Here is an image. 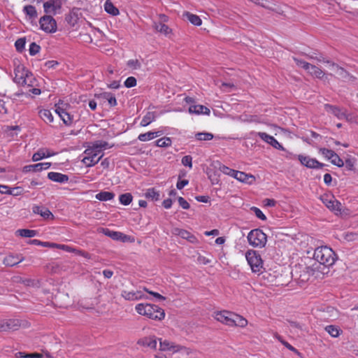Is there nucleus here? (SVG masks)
Returning a JSON list of instances; mask_svg holds the SVG:
<instances>
[{"instance_id":"nucleus-1","label":"nucleus","mask_w":358,"mask_h":358,"mask_svg":"<svg viewBox=\"0 0 358 358\" xmlns=\"http://www.w3.org/2000/svg\"><path fill=\"white\" fill-rule=\"evenodd\" d=\"M314 259L318 262L312 266L313 271H318L322 274L326 273L324 270L334 264L336 260V255L333 250L327 246L317 247L313 255Z\"/></svg>"},{"instance_id":"nucleus-2","label":"nucleus","mask_w":358,"mask_h":358,"mask_svg":"<svg viewBox=\"0 0 358 358\" xmlns=\"http://www.w3.org/2000/svg\"><path fill=\"white\" fill-rule=\"evenodd\" d=\"M135 310L141 315L155 320H162L165 317L164 310L157 305L150 303H138Z\"/></svg>"},{"instance_id":"nucleus-3","label":"nucleus","mask_w":358,"mask_h":358,"mask_svg":"<svg viewBox=\"0 0 358 358\" xmlns=\"http://www.w3.org/2000/svg\"><path fill=\"white\" fill-rule=\"evenodd\" d=\"M84 153L85 157L83 159L82 162L88 167L96 164L103 156V152L99 150V148H95L94 143L85 150Z\"/></svg>"},{"instance_id":"nucleus-4","label":"nucleus","mask_w":358,"mask_h":358,"mask_svg":"<svg viewBox=\"0 0 358 358\" xmlns=\"http://www.w3.org/2000/svg\"><path fill=\"white\" fill-rule=\"evenodd\" d=\"M29 327V323L24 320L10 318L0 320V331H14L20 328H27Z\"/></svg>"},{"instance_id":"nucleus-5","label":"nucleus","mask_w":358,"mask_h":358,"mask_svg":"<svg viewBox=\"0 0 358 358\" xmlns=\"http://www.w3.org/2000/svg\"><path fill=\"white\" fill-rule=\"evenodd\" d=\"M248 243L255 248H264L267 242V236L259 229L251 230L247 236Z\"/></svg>"},{"instance_id":"nucleus-6","label":"nucleus","mask_w":358,"mask_h":358,"mask_svg":"<svg viewBox=\"0 0 358 358\" xmlns=\"http://www.w3.org/2000/svg\"><path fill=\"white\" fill-rule=\"evenodd\" d=\"M245 258L252 272L260 273L263 268V261L256 250H249L245 253Z\"/></svg>"},{"instance_id":"nucleus-7","label":"nucleus","mask_w":358,"mask_h":358,"mask_svg":"<svg viewBox=\"0 0 358 358\" xmlns=\"http://www.w3.org/2000/svg\"><path fill=\"white\" fill-rule=\"evenodd\" d=\"M40 28L45 33L53 34L57 31L56 20L50 15H45L39 20Z\"/></svg>"},{"instance_id":"nucleus-8","label":"nucleus","mask_w":358,"mask_h":358,"mask_svg":"<svg viewBox=\"0 0 358 358\" xmlns=\"http://www.w3.org/2000/svg\"><path fill=\"white\" fill-rule=\"evenodd\" d=\"M324 110L327 113L334 115L338 120H345L347 121H350L352 119L350 114L348 113L346 109L343 108H340L330 104H325Z\"/></svg>"},{"instance_id":"nucleus-9","label":"nucleus","mask_w":358,"mask_h":358,"mask_svg":"<svg viewBox=\"0 0 358 358\" xmlns=\"http://www.w3.org/2000/svg\"><path fill=\"white\" fill-rule=\"evenodd\" d=\"M322 203L336 214L341 213V203L333 195L325 194L321 197Z\"/></svg>"},{"instance_id":"nucleus-10","label":"nucleus","mask_w":358,"mask_h":358,"mask_svg":"<svg viewBox=\"0 0 358 358\" xmlns=\"http://www.w3.org/2000/svg\"><path fill=\"white\" fill-rule=\"evenodd\" d=\"M62 6V0H49L43 3L44 12L48 15H56Z\"/></svg>"},{"instance_id":"nucleus-11","label":"nucleus","mask_w":358,"mask_h":358,"mask_svg":"<svg viewBox=\"0 0 358 358\" xmlns=\"http://www.w3.org/2000/svg\"><path fill=\"white\" fill-rule=\"evenodd\" d=\"M121 296L127 301H137L143 299H148L141 290H122Z\"/></svg>"},{"instance_id":"nucleus-12","label":"nucleus","mask_w":358,"mask_h":358,"mask_svg":"<svg viewBox=\"0 0 358 358\" xmlns=\"http://www.w3.org/2000/svg\"><path fill=\"white\" fill-rule=\"evenodd\" d=\"M29 71L25 69L24 65L18 64L14 68V82L20 85L24 83L25 76L28 73Z\"/></svg>"},{"instance_id":"nucleus-13","label":"nucleus","mask_w":358,"mask_h":358,"mask_svg":"<svg viewBox=\"0 0 358 358\" xmlns=\"http://www.w3.org/2000/svg\"><path fill=\"white\" fill-rule=\"evenodd\" d=\"M257 135L264 142L268 143L274 148L284 150L283 146L272 136L268 135L265 132H258Z\"/></svg>"},{"instance_id":"nucleus-14","label":"nucleus","mask_w":358,"mask_h":358,"mask_svg":"<svg viewBox=\"0 0 358 358\" xmlns=\"http://www.w3.org/2000/svg\"><path fill=\"white\" fill-rule=\"evenodd\" d=\"M100 232L103 233L104 235L111 238L113 240L115 241L126 242L128 241L129 238L128 236L121 232L112 231L107 228H101L100 229Z\"/></svg>"},{"instance_id":"nucleus-15","label":"nucleus","mask_w":358,"mask_h":358,"mask_svg":"<svg viewBox=\"0 0 358 358\" xmlns=\"http://www.w3.org/2000/svg\"><path fill=\"white\" fill-rule=\"evenodd\" d=\"M299 160L301 163L308 168L310 169H320L323 167V164L315 159L310 158L308 156L299 155Z\"/></svg>"},{"instance_id":"nucleus-16","label":"nucleus","mask_w":358,"mask_h":358,"mask_svg":"<svg viewBox=\"0 0 358 358\" xmlns=\"http://www.w3.org/2000/svg\"><path fill=\"white\" fill-rule=\"evenodd\" d=\"M24 259V257H22L21 255L9 254L4 257L3 264L6 266L13 267L23 262Z\"/></svg>"},{"instance_id":"nucleus-17","label":"nucleus","mask_w":358,"mask_h":358,"mask_svg":"<svg viewBox=\"0 0 358 358\" xmlns=\"http://www.w3.org/2000/svg\"><path fill=\"white\" fill-rule=\"evenodd\" d=\"M232 313L227 310L220 311L215 313V319L226 325L231 326Z\"/></svg>"},{"instance_id":"nucleus-18","label":"nucleus","mask_w":358,"mask_h":358,"mask_svg":"<svg viewBox=\"0 0 358 358\" xmlns=\"http://www.w3.org/2000/svg\"><path fill=\"white\" fill-rule=\"evenodd\" d=\"M330 69L335 72V73L340 79L343 80H348L352 78V76H351L343 68L339 66L334 62L330 63Z\"/></svg>"},{"instance_id":"nucleus-19","label":"nucleus","mask_w":358,"mask_h":358,"mask_svg":"<svg viewBox=\"0 0 358 358\" xmlns=\"http://www.w3.org/2000/svg\"><path fill=\"white\" fill-rule=\"evenodd\" d=\"M32 212L34 214L40 215L45 220H52L54 218L53 214L45 206H34L32 207Z\"/></svg>"},{"instance_id":"nucleus-20","label":"nucleus","mask_w":358,"mask_h":358,"mask_svg":"<svg viewBox=\"0 0 358 358\" xmlns=\"http://www.w3.org/2000/svg\"><path fill=\"white\" fill-rule=\"evenodd\" d=\"M51 163L50 162H41L35 164H31L24 166V172H38L42 170H46L50 168Z\"/></svg>"},{"instance_id":"nucleus-21","label":"nucleus","mask_w":358,"mask_h":358,"mask_svg":"<svg viewBox=\"0 0 358 358\" xmlns=\"http://www.w3.org/2000/svg\"><path fill=\"white\" fill-rule=\"evenodd\" d=\"M234 178H236L237 180L248 183V184H252L255 180V178L254 176L251 174H247L244 172L236 171L235 173Z\"/></svg>"},{"instance_id":"nucleus-22","label":"nucleus","mask_w":358,"mask_h":358,"mask_svg":"<svg viewBox=\"0 0 358 358\" xmlns=\"http://www.w3.org/2000/svg\"><path fill=\"white\" fill-rule=\"evenodd\" d=\"M188 111L191 114L196 115H209L210 113V109L203 105H191Z\"/></svg>"},{"instance_id":"nucleus-23","label":"nucleus","mask_w":358,"mask_h":358,"mask_svg":"<svg viewBox=\"0 0 358 358\" xmlns=\"http://www.w3.org/2000/svg\"><path fill=\"white\" fill-rule=\"evenodd\" d=\"M48 178L52 181L65 183L69 181V176L65 174H62L61 173L57 172H50L48 174Z\"/></svg>"},{"instance_id":"nucleus-24","label":"nucleus","mask_w":358,"mask_h":358,"mask_svg":"<svg viewBox=\"0 0 358 358\" xmlns=\"http://www.w3.org/2000/svg\"><path fill=\"white\" fill-rule=\"evenodd\" d=\"M157 338L155 336H148L141 338L138 341V344L144 346L148 347L151 349H155L157 345Z\"/></svg>"},{"instance_id":"nucleus-25","label":"nucleus","mask_w":358,"mask_h":358,"mask_svg":"<svg viewBox=\"0 0 358 358\" xmlns=\"http://www.w3.org/2000/svg\"><path fill=\"white\" fill-rule=\"evenodd\" d=\"M159 350L162 351L172 350L176 352L179 350V346L174 345L173 343L168 340L159 339Z\"/></svg>"},{"instance_id":"nucleus-26","label":"nucleus","mask_w":358,"mask_h":358,"mask_svg":"<svg viewBox=\"0 0 358 358\" xmlns=\"http://www.w3.org/2000/svg\"><path fill=\"white\" fill-rule=\"evenodd\" d=\"M231 326H237L240 327H244L248 324V320L243 317L232 313L231 315Z\"/></svg>"},{"instance_id":"nucleus-27","label":"nucleus","mask_w":358,"mask_h":358,"mask_svg":"<svg viewBox=\"0 0 358 358\" xmlns=\"http://www.w3.org/2000/svg\"><path fill=\"white\" fill-rule=\"evenodd\" d=\"M54 155V153H50L49 150L46 148L39 149L36 152H35L32 156V160L34 162L39 161L43 158L49 157Z\"/></svg>"},{"instance_id":"nucleus-28","label":"nucleus","mask_w":358,"mask_h":358,"mask_svg":"<svg viewBox=\"0 0 358 358\" xmlns=\"http://www.w3.org/2000/svg\"><path fill=\"white\" fill-rule=\"evenodd\" d=\"M55 112L58 114V115L60 117V118L62 120V121L66 125H70L72 123V117L64 109L61 108L60 107H58L55 110Z\"/></svg>"},{"instance_id":"nucleus-29","label":"nucleus","mask_w":358,"mask_h":358,"mask_svg":"<svg viewBox=\"0 0 358 358\" xmlns=\"http://www.w3.org/2000/svg\"><path fill=\"white\" fill-rule=\"evenodd\" d=\"M98 98H101L103 99H106L108 101L110 106L113 107L117 105V100L113 94L108 92H105L99 94V95H96Z\"/></svg>"},{"instance_id":"nucleus-30","label":"nucleus","mask_w":358,"mask_h":358,"mask_svg":"<svg viewBox=\"0 0 358 358\" xmlns=\"http://www.w3.org/2000/svg\"><path fill=\"white\" fill-rule=\"evenodd\" d=\"M104 9L106 13L113 16H117L120 13L118 8L113 5L110 0H106L105 1Z\"/></svg>"},{"instance_id":"nucleus-31","label":"nucleus","mask_w":358,"mask_h":358,"mask_svg":"<svg viewBox=\"0 0 358 358\" xmlns=\"http://www.w3.org/2000/svg\"><path fill=\"white\" fill-rule=\"evenodd\" d=\"M153 28L157 31L163 34L165 36H167L171 33V29L167 25L162 22H154Z\"/></svg>"},{"instance_id":"nucleus-32","label":"nucleus","mask_w":358,"mask_h":358,"mask_svg":"<svg viewBox=\"0 0 358 358\" xmlns=\"http://www.w3.org/2000/svg\"><path fill=\"white\" fill-rule=\"evenodd\" d=\"M115 197V194L111 192H106V191H101L99 193L96 194L95 196V198L97 200L101 201H108L113 200Z\"/></svg>"},{"instance_id":"nucleus-33","label":"nucleus","mask_w":358,"mask_h":358,"mask_svg":"<svg viewBox=\"0 0 358 358\" xmlns=\"http://www.w3.org/2000/svg\"><path fill=\"white\" fill-rule=\"evenodd\" d=\"M306 71L312 76H315V78H322L324 75V73L322 69H320L319 67H317L315 65L310 64L308 66V69H306Z\"/></svg>"},{"instance_id":"nucleus-34","label":"nucleus","mask_w":358,"mask_h":358,"mask_svg":"<svg viewBox=\"0 0 358 358\" xmlns=\"http://www.w3.org/2000/svg\"><path fill=\"white\" fill-rule=\"evenodd\" d=\"M40 117L47 124L53 122V115L48 109L41 110L38 113Z\"/></svg>"},{"instance_id":"nucleus-35","label":"nucleus","mask_w":358,"mask_h":358,"mask_svg":"<svg viewBox=\"0 0 358 358\" xmlns=\"http://www.w3.org/2000/svg\"><path fill=\"white\" fill-rule=\"evenodd\" d=\"M23 13L28 16L29 19H35L38 17L36 8L31 5L24 6Z\"/></svg>"},{"instance_id":"nucleus-36","label":"nucleus","mask_w":358,"mask_h":358,"mask_svg":"<svg viewBox=\"0 0 358 358\" xmlns=\"http://www.w3.org/2000/svg\"><path fill=\"white\" fill-rule=\"evenodd\" d=\"M156 115L155 112H148L143 117L141 122V126L146 127L155 120Z\"/></svg>"},{"instance_id":"nucleus-37","label":"nucleus","mask_w":358,"mask_h":358,"mask_svg":"<svg viewBox=\"0 0 358 358\" xmlns=\"http://www.w3.org/2000/svg\"><path fill=\"white\" fill-rule=\"evenodd\" d=\"M160 136L159 134V131H148L147 133H144V134H141L138 137V139L141 141H148L150 140H152L155 138H156L157 136Z\"/></svg>"},{"instance_id":"nucleus-38","label":"nucleus","mask_w":358,"mask_h":358,"mask_svg":"<svg viewBox=\"0 0 358 358\" xmlns=\"http://www.w3.org/2000/svg\"><path fill=\"white\" fill-rule=\"evenodd\" d=\"M185 15L187 17V19L194 25L200 26L202 24V20L199 17V16L187 12L185 13Z\"/></svg>"},{"instance_id":"nucleus-39","label":"nucleus","mask_w":358,"mask_h":358,"mask_svg":"<svg viewBox=\"0 0 358 358\" xmlns=\"http://www.w3.org/2000/svg\"><path fill=\"white\" fill-rule=\"evenodd\" d=\"M15 234L22 237L31 238L36 235V231L35 230L23 229L17 230Z\"/></svg>"},{"instance_id":"nucleus-40","label":"nucleus","mask_w":358,"mask_h":358,"mask_svg":"<svg viewBox=\"0 0 358 358\" xmlns=\"http://www.w3.org/2000/svg\"><path fill=\"white\" fill-rule=\"evenodd\" d=\"M24 83H21L22 86H27V87H34L35 85L36 79L34 78L33 74L31 72H28L27 76H25Z\"/></svg>"},{"instance_id":"nucleus-41","label":"nucleus","mask_w":358,"mask_h":358,"mask_svg":"<svg viewBox=\"0 0 358 358\" xmlns=\"http://www.w3.org/2000/svg\"><path fill=\"white\" fill-rule=\"evenodd\" d=\"M195 138L198 141H210L213 138V134L208 132H199L195 134Z\"/></svg>"},{"instance_id":"nucleus-42","label":"nucleus","mask_w":358,"mask_h":358,"mask_svg":"<svg viewBox=\"0 0 358 358\" xmlns=\"http://www.w3.org/2000/svg\"><path fill=\"white\" fill-rule=\"evenodd\" d=\"M133 196L130 193H124L120 196L119 201L121 204L127 206L132 201Z\"/></svg>"},{"instance_id":"nucleus-43","label":"nucleus","mask_w":358,"mask_h":358,"mask_svg":"<svg viewBox=\"0 0 358 358\" xmlns=\"http://www.w3.org/2000/svg\"><path fill=\"white\" fill-rule=\"evenodd\" d=\"M171 139L169 137H164L158 139L156 141V145L160 148H167L171 145Z\"/></svg>"},{"instance_id":"nucleus-44","label":"nucleus","mask_w":358,"mask_h":358,"mask_svg":"<svg viewBox=\"0 0 358 358\" xmlns=\"http://www.w3.org/2000/svg\"><path fill=\"white\" fill-rule=\"evenodd\" d=\"M145 195L146 198L151 199L155 201H157L159 199V193L154 188L147 189Z\"/></svg>"},{"instance_id":"nucleus-45","label":"nucleus","mask_w":358,"mask_h":358,"mask_svg":"<svg viewBox=\"0 0 358 358\" xmlns=\"http://www.w3.org/2000/svg\"><path fill=\"white\" fill-rule=\"evenodd\" d=\"M325 330L332 336L338 337L340 335L341 330L334 325H329L325 327Z\"/></svg>"},{"instance_id":"nucleus-46","label":"nucleus","mask_w":358,"mask_h":358,"mask_svg":"<svg viewBox=\"0 0 358 358\" xmlns=\"http://www.w3.org/2000/svg\"><path fill=\"white\" fill-rule=\"evenodd\" d=\"M219 170L225 175L234 178L236 170L232 169L225 165H220Z\"/></svg>"},{"instance_id":"nucleus-47","label":"nucleus","mask_w":358,"mask_h":358,"mask_svg":"<svg viewBox=\"0 0 358 358\" xmlns=\"http://www.w3.org/2000/svg\"><path fill=\"white\" fill-rule=\"evenodd\" d=\"M320 152L322 155L330 160H331L334 158V156L336 155L334 151L327 148H321Z\"/></svg>"},{"instance_id":"nucleus-48","label":"nucleus","mask_w":358,"mask_h":358,"mask_svg":"<svg viewBox=\"0 0 358 358\" xmlns=\"http://www.w3.org/2000/svg\"><path fill=\"white\" fill-rule=\"evenodd\" d=\"M25 43H26L25 38H18L15 43V46L16 50L19 52H22L24 48Z\"/></svg>"},{"instance_id":"nucleus-49","label":"nucleus","mask_w":358,"mask_h":358,"mask_svg":"<svg viewBox=\"0 0 358 358\" xmlns=\"http://www.w3.org/2000/svg\"><path fill=\"white\" fill-rule=\"evenodd\" d=\"M40 50L41 47L36 43L33 42L29 45V52L30 55L34 56L38 53Z\"/></svg>"},{"instance_id":"nucleus-50","label":"nucleus","mask_w":358,"mask_h":358,"mask_svg":"<svg viewBox=\"0 0 358 358\" xmlns=\"http://www.w3.org/2000/svg\"><path fill=\"white\" fill-rule=\"evenodd\" d=\"M32 243L37 245H42L44 247H49L52 248H56L57 243H50V242H41L39 240L34 239L32 241Z\"/></svg>"},{"instance_id":"nucleus-51","label":"nucleus","mask_w":358,"mask_h":358,"mask_svg":"<svg viewBox=\"0 0 358 358\" xmlns=\"http://www.w3.org/2000/svg\"><path fill=\"white\" fill-rule=\"evenodd\" d=\"M95 148H99V150H101L103 152V150L110 148L111 146H109V144L103 141H97L94 143Z\"/></svg>"},{"instance_id":"nucleus-52","label":"nucleus","mask_w":358,"mask_h":358,"mask_svg":"<svg viewBox=\"0 0 358 358\" xmlns=\"http://www.w3.org/2000/svg\"><path fill=\"white\" fill-rule=\"evenodd\" d=\"M174 233L184 239L188 238L190 234V233L187 230L178 228L174 229Z\"/></svg>"},{"instance_id":"nucleus-53","label":"nucleus","mask_w":358,"mask_h":358,"mask_svg":"<svg viewBox=\"0 0 358 358\" xmlns=\"http://www.w3.org/2000/svg\"><path fill=\"white\" fill-rule=\"evenodd\" d=\"M251 210L253 211L256 217L260 219L261 220H266V215L262 213V211L259 208L257 207H252Z\"/></svg>"},{"instance_id":"nucleus-54","label":"nucleus","mask_w":358,"mask_h":358,"mask_svg":"<svg viewBox=\"0 0 358 358\" xmlns=\"http://www.w3.org/2000/svg\"><path fill=\"white\" fill-rule=\"evenodd\" d=\"M182 164L189 168L192 167V157L190 155H185L182 158Z\"/></svg>"},{"instance_id":"nucleus-55","label":"nucleus","mask_w":358,"mask_h":358,"mask_svg":"<svg viewBox=\"0 0 358 358\" xmlns=\"http://www.w3.org/2000/svg\"><path fill=\"white\" fill-rule=\"evenodd\" d=\"M124 84L127 88L133 87L136 85V79L133 76H130L126 79Z\"/></svg>"},{"instance_id":"nucleus-56","label":"nucleus","mask_w":358,"mask_h":358,"mask_svg":"<svg viewBox=\"0 0 358 358\" xmlns=\"http://www.w3.org/2000/svg\"><path fill=\"white\" fill-rule=\"evenodd\" d=\"M331 162L338 167H342L344 166L343 161L340 158V157L336 153L334 156V158L331 160Z\"/></svg>"},{"instance_id":"nucleus-57","label":"nucleus","mask_w":358,"mask_h":358,"mask_svg":"<svg viewBox=\"0 0 358 358\" xmlns=\"http://www.w3.org/2000/svg\"><path fill=\"white\" fill-rule=\"evenodd\" d=\"M294 62H296V65L299 67H301L303 68V69H305L306 71V69H308V66L310 65V63H308L303 60H301V59H299L296 57H294L293 58Z\"/></svg>"},{"instance_id":"nucleus-58","label":"nucleus","mask_w":358,"mask_h":358,"mask_svg":"<svg viewBox=\"0 0 358 358\" xmlns=\"http://www.w3.org/2000/svg\"><path fill=\"white\" fill-rule=\"evenodd\" d=\"M178 201L179 205L183 208V209H189L190 206L189 203L182 196H179L178 198Z\"/></svg>"},{"instance_id":"nucleus-59","label":"nucleus","mask_w":358,"mask_h":358,"mask_svg":"<svg viewBox=\"0 0 358 358\" xmlns=\"http://www.w3.org/2000/svg\"><path fill=\"white\" fill-rule=\"evenodd\" d=\"M127 65L134 69H140L141 64L137 59H130L127 62Z\"/></svg>"},{"instance_id":"nucleus-60","label":"nucleus","mask_w":358,"mask_h":358,"mask_svg":"<svg viewBox=\"0 0 358 358\" xmlns=\"http://www.w3.org/2000/svg\"><path fill=\"white\" fill-rule=\"evenodd\" d=\"M143 290L148 293H149L150 294L154 296L155 298H157V299L159 300H161V301H164L165 300V297L163 296L162 295H161L160 294L157 293V292H152V291H150L149 290L148 288H146L145 287H143Z\"/></svg>"},{"instance_id":"nucleus-61","label":"nucleus","mask_w":358,"mask_h":358,"mask_svg":"<svg viewBox=\"0 0 358 358\" xmlns=\"http://www.w3.org/2000/svg\"><path fill=\"white\" fill-rule=\"evenodd\" d=\"M56 248L62 249L63 250H65V251H67L69 252H76V248H71L66 245L57 244Z\"/></svg>"},{"instance_id":"nucleus-62","label":"nucleus","mask_w":358,"mask_h":358,"mask_svg":"<svg viewBox=\"0 0 358 358\" xmlns=\"http://www.w3.org/2000/svg\"><path fill=\"white\" fill-rule=\"evenodd\" d=\"M59 64V63L55 61V60H50V61H47L45 64H44V66L47 68V69H55L57 65Z\"/></svg>"},{"instance_id":"nucleus-63","label":"nucleus","mask_w":358,"mask_h":358,"mask_svg":"<svg viewBox=\"0 0 358 358\" xmlns=\"http://www.w3.org/2000/svg\"><path fill=\"white\" fill-rule=\"evenodd\" d=\"M0 193L13 194V191L8 186L0 185Z\"/></svg>"},{"instance_id":"nucleus-64","label":"nucleus","mask_w":358,"mask_h":358,"mask_svg":"<svg viewBox=\"0 0 358 358\" xmlns=\"http://www.w3.org/2000/svg\"><path fill=\"white\" fill-rule=\"evenodd\" d=\"M264 203L265 206L273 207L275 206L276 201L272 199H266L264 200Z\"/></svg>"}]
</instances>
